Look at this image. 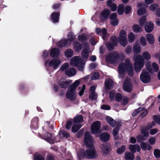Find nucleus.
Segmentation results:
<instances>
[{
    "label": "nucleus",
    "instance_id": "obj_4",
    "mask_svg": "<svg viewBox=\"0 0 160 160\" xmlns=\"http://www.w3.org/2000/svg\"><path fill=\"white\" fill-rule=\"evenodd\" d=\"M70 64L73 67H78V68L79 71H83L84 69L85 62L81 57L75 56L71 58Z\"/></svg>",
    "mask_w": 160,
    "mask_h": 160
},
{
    "label": "nucleus",
    "instance_id": "obj_27",
    "mask_svg": "<svg viewBox=\"0 0 160 160\" xmlns=\"http://www.w3.org/2000/svg\"><path fill=\"white\" fill-rule=\"evenodd\" d=\"M106 88L108 89H111L112 88L114 83L112 80L111 79H107L105 82Z\"/></svg>",
    "mask_w": 160,
    "mask_h": 160
},
{
    "label": "nucleus",
    "instance_id": "obj_1",
    "mask_svg": "<svg viewBox=\"0 0 160 160\" xmlns=\"http://www.w3.org/2000/svg\"><path fill=\"white\" fill-rule=\"evenodd\" d=\"M150 54L147 51H144L142 55L138 54H134L133 59L134 62V66L135 70L136 72L140 71L143 67L145 60H149L151 58Z\"/></svg>",
    "mask_w": 160,
    "mask_h": 160
},
{
    "label": "nucleus",
    "instance_id": "obj_51",
    "mask_svg": "<svg viewBox=\"0 0 160 160\" xmlns=\"http://www.w3.org/2000/svg\"><path fill=\"white\" fill-rule=\"evenodd\" d=\"M156 123L154 121H152L151 122L148 123L147 125L146 128L148 130L153 128V127L155 126Z\"/></svg>",
    "mask_w": 160,
    "mask_h": 160
},
{
    "label": "nucleus",
    "instance_id": "obj_41",
    "mask_svg": "<svg viewBox=\"0 0 160 160\" xmlns=\"http://www.w3.org/2000/svg\"><path fill=\"white\" fill-rule=\"evenodd\" d=\"M83 120V118L81 115H78L75 117L74 119V122L75 123H80Z\"/></svg>",
    "mask_w": 160,
    "mask_h": 160
},
{
    "label": "nucleus",
    "instance_id": "obj_8",
    "mask_svg": "<svg viewBox=\"0 0 160 160\" xmlns=\"http://www.w3.org/2000/svg\"><path fill=\"white\" fill-rule=\"evenodd\" d=\"M61 62L60 60L57 59H52V60H47L45 61V65L46 66L52 67L56 69L60 64Z\"/></svg>",
    "mask_w": 160,
    "mask_h": 160
},
{
    "label": "nucleus",
    "instance_id": "obj_10",
    "mask_svg": "<svg viewBox=\"0 0 160 160\" xmlns=\"http://www.w3.org/2000/svg\"><path fill=\"white\" fill-rule=\"evenodd\" d=\"M140 78L141 81L145 83L149 82L151 81L150 76L147 70H143L140 75Z\"/></svg>",
    "mask_w": 160,
    "mask_h": 160
},
{
    "label": "nucleus",
    "instance_id": "obj_30",
    "mask_svg": "<svg viewBox=\"0 0 160 160\" xmlns=\"http://www.w3.org/2000/svg\"><path fill=\"white\" fill-rule=\"evenodd\" d=\"M146 38L148 43L150 44H153L155 42V39L153 35L151 33L148 34L146 35Z\"/></svg>",
    "mask_w": 160,
    "mask_h": 160
},
{
    "label": "nucleus",
    "instance_id": "obj_24",
    "mask_svg": "<svg viewBox=\"0 0 160 160\" xmlns=\"http://www.w3.org/2000/svg\"><path fill=\"white\" fill-rule=\"evenodd\" d=\"M101 151L103 154H107L110 150V147L109 145L105 144L102 145L101 148Z\"/></svg>",
    "mask_w": 160,
    "mask_h": 160
},
{
    "label": "nucleus",
    "instance_id": "obj_50",
    "mask_svg": "<svg viewBox=\"0 0 160 160\" xmlns=\"http://www.w3.org/2000/svg\"><path fill=\"white\" fill-rule=\"evenodd\" d=\"M158 7V5L156 3L151 5L149 7L150 10L152 11H154L155 9Z\"/></svg>",
    "mask_w": 160,
    "mask_h": 160
},
{
    "label": "nucleus",
    "instance_id": "obj_48",
    "mask_svg": "<svg viewBox=\"0 0 160 160\" xmlns=\"http://www.w3.org/2000/svg\"><path fill=\"white\" fill-rule=\"evenodd\" d=\"M140 42L141 45L142 46H145L147 44V42L144 37H142L140 39Z\"/></svg>",
    "mask_w": 160,
    "mask_h": 160
},
{
    "label": "nucleus",
    "instance_id": "obj_54",
    "mask_svg": "<svg viewBox=\"0 0 160 160\" xmlns=\"http://www.w3.org/2000/svg\"><path fill=\"white\" fill-rule=\"evenodd\" d=\"M137 138L138 142H140L142 141H145L147 139V138H145L144 137L140 135H138L137 136Z\"/></svg>",
    "mask_w": 160,
    "mask_h": 160
},
{
    "label": "nucleus",
    "instance_id": "obj_35",
    "mask_svg": "<svg viewBox=\"0 0 160 160\" xmlns=\"http://www.w3.org/2000/svg\"><path fill=\"white\" fill-rule=\"evenodd\" d=\"M134 158L133 153L129 152H126L125 155V159L126 160H133Z\"/></svg>",
    "mask_w": 160,
    "mask_h": 160
},
{
    "label": "nucleus",
    "instance_id": "obj_18",
    "mask_svg": "<svg viewBox=\"0 0 160 160\" xmlns=\"http://www.w3.org/2000/svg\"><path fill=\"white\" fill-rule=\"evenodd\" d=\"M106 119L108 123L112 127L117 126L118 124V125L121 124L119 122H116L112 118L110 117L107 116L106 117Z\"/></svg>",
    "mask_w": 160,
    "mask_h": 160
},
{
    "label": "nucleus",
    "instance_id": "obj_63",
    "mask_svg": "<svg viewBox=\"0 0 160 160\" xmlns=\"http://www.w3.org/2000/svg\"><path fill=\"white\" fill-rule=\"evenodd\" d=\"M131 7L130 6H127L125 8V12L126 14H128L130 13L131 11Z\"/></svg>",
    "mask_w": 160,
    "mask_h": 160
},
{
    "label": "nucleus",
    "instance_id": "obj_21",
    "mask_svg": "<svg viewBox=\"0 0 160 160\" xmlns=\"http://www.w3.org/2000/svg\"><path fill=\"white\" fill-rule=\"evenodd\" d=\"M110 138L109 134L107 132H103L101 134L100 138L101 141L103 142L108 141Z\"/></svg>",
    "mask_w": 160,
    "mask_h": 160
},
{
    "label": "nucleus",
    "instance_id": "obj_46",
    "mask_svg": "<svg viewBox=\"0 0 160 160\" xmlns=\"http://www.w3.org/2000/svg\"><path fill=\"white\" fill-rule=\"evenodd\" d=\"M126 148L125 146H122L117 149V152L118 154H121L124 152Z\"/></svg>",
    "mask_w": 160,
    "mask_h": 160
},
{
    "label": "nucleus",
    "instance_id": "obj_45",
    "mask_svg": "<svg viewBox=\"0 0 160 160\" xmlns=\"http://www.w3.org/2000/svg\"><path fill=\"white\" fill-rule=\"evenodd\" d=\"M98 97V95L95 92H91L89 95L90 99L92 100H96Z\"/></svg>",
    "mask_w": 160,
    "mask_h": 160
},
{
    "label": "nucleus",
    "instance_id": "obj_26",
    "mask_svg": "<svg viewBox=\"0 0 160 160\" xmlns=\"http://www.w3.org/2000/svg\"><path fill=\"white\" fill-rule=\"evenodd\" d=\"M121 126V124L116 126L115 128L113 129L112 130V133L113 136L115 140H117L119 139V137L118 135V132L119 131V127Z\"/></svg>",
    "mask_w": 160,
    "mask_h": 160
},
{
    "label": "nucleus",
    "instance_id": "obj_17",
    "mask_svg": "<svg viewBox=\"0 0 160 160\" xmlns=\"http://www.w3.org/2000/svg\"><path fill=\"white\" fill-rule=\"evenodd\" d=\"M146 66L147 67V69L151 73H153L154 72H157L159 68L158 64L155 62H153L152 64V67L153 69L150 68L151 67H149L146 64Z\"/></svg>",
    "mask_w": 160,
    "mask_h": 160
},
{
    "label": "nucleus",
    "instance_id": "obj_38",
    "mask_svg": "<svg viewBox=\"0 0 160 160\" xmlns=\"http://www.w3.org/2000/svg\"><path fill=\"white\" fill-rule=\"evenodd\" d=\"M64 54L66 57L70 58L73 56V52L72 49H68L65 51Z\"/></svg>",
    "mask_w": 160,
    "mask_h": 160
},
{
    "label": "nucleus",
    "instance_id": "obj_32",
    "mask_svg": "<svg viewBox=\"0 0 160 160\" xmlns=\"http://www.w3.org/2000/svg\"><path fill=\"white\" fill-rule=\"evenodd\" d=\"M140 146L142 149L144 151L146 150L149 151L151 150L152 148V146H150V145L147 144L144 142H142L140 144Z\"/></svg>",
    "mask_w": 160,
    "mask_h": 160
},
{
    "label": "nucleus",
    "instance_id": "obj_31",
    "mask_svg": "<svg viewBox=\"0 0 160 160\" xmlns=\"http://www.w3.org/2000/svg\"><path fill=\"white\" fill-rule=\"evenodd\" d=\"M133 50L135 54L140 53L141 52V48L139 44L135 43L133 47Z\"/></svg>",
    "mask_w": 160,
    "mask_h": 160
},
{
    "label": "nucleus",
    "instance_id": "obj_52",
    "mask_svg": "<svg viewBox=\"0 0 160 160\" xmlns=\"http://www.w3.org/2000/svg\"><path fill=\"white\" fill-rule=\"evenodd\" d=\"M59 135L67 138L69 137V133L67 132L63 131H61L59 132Z\"/></svg>",
    "mask_w": 160,
    "mask_h": 160
},
{
    "label": "nucleus",
    "instance_id": "obj_62",
    "mask_svg": "<svg viewBox=\"0 0 160 160\" xmlns=\"http://www.w3.org/2000/svg\"><path fill=\"white\" fill-rule=\"evenodd\" d=\"M87 38L86 36H85L84 35H82L79 36L78 37V40L81 41H83L85 40Z\"/></svg>",
    "mask_w": 160,
    "mask_h": 160
},
{
    "label": "nucleus",
    "instance_id": "obj_43",
    "mask_svg": "<svg viewBox=\"0 0 160 160\" xmlns=\"http://www.w3.org/2000/svg\"><path fill=\"white\" fill-rule=\"evenodd\" d=\"M132 29L133 31L135 32H141L142 28L137 25H134L132 26Z\"/></svg>",
    "mask_w": 160,
    "mask_h": 160
},
{
    "label": "nucleus",
    "instance_id": "obj_14",
    "mask_svg": "<svg viewBox=\"0 0 160 160\" xmlns=\"http://www.w3.org/2000/svg\"><path fill=\"white\" fill-rule=\"evenodd\" d=\"M117 44V39L115 36L112 37L110 39V42L107 44V47L110 50L113 49L114 46Z\"/></svg>",
    "mask_w": 160,
    "mask_h": 160
},
{
    "label": "nucleus",
    "instance_id": "obj_39",
    "mask_svg": "<svg viewBox=\"0 0 160 160\" xmlns=\"http://www.w3.org/2000/svg\"><path fill=\"white\" fill-rule=\"evenodd\" d=\"M148 130L145 127L142 128L141 130V133L143 135L144 137L147 138L149 136V132Z\"/></svg>",
    "mask_w": 160,
    "mask_h": 160
},
{
    "label": "nucleus",
    "instance_id": "obj_16",
    "mask_svg": "<svg viewBox=\"0 0 160 160\" xmlns=\"http://www.w3.org/2000/svg\"><path fill=\"white\" fill-rule=\"evenodd\" d=\"M71 82V81L70 80H67L63 78L61 79L59 81L58 84L61 88H66Z\"/></svg>",
    "mask_w": 160,
    "mask_h": 160
},
{
    "label": "nucleus",
    "instance_id": "obj_36",
    "mask_svg": "<svg viewBox=\"0 0 160 160\" xmlns=\"http://www.w3.org/2000/svg\"><path fill=\"white\" fill-rule=\"evenodd\" d=\"M44 139L51 144H53L54 142V141L52 138V135L50 133H47L44 137Z\"/></svg>",
    "mask_w": 160,
    "mask_h": 160
},
{
    "label": "nucleus",
    "instance_id": "obj_5",
    "mask_svg": "<svg viewBox=\"0 0 160 160\" xmlns=\"http://www.w3.org/2000/svg\"><path fill=\"white\" fill-rule=\"evenodd\" d=\"M80 83V81L79 80H76L69 88L66 94V97L67 99L72 101L76 99V95L75 89Z\"/></svg>",
    "mask_w": 160,
    "mask_h": 160
},
{
    "label": "nucleus",
    "instance_id": "obj_12",
    "mask_svg": "<svg viewBox=\"0 0 160 160\" xmlns=\"http://www.w3.org/2000/svg\"><path fill=\"white\" fill-rule=\"evenodd\" d=\"M75 36L72 32H70L68 35V40L63 39L60 41L58 43V45L60 47L64 46L66 45L68 41H72L75 39Z\"/></svg>",
    "mask_w": 160,
    "mask_h": 160
},
{
    "label": "nucleus",
    "instance_id": "obj_37",
    "mask_svg": "<svg viewBox=\"0 0 160 160\" xmlns=\"http://www.w3.org/2000/svg\"><path fill=\"white\" fill-rule=\"evenodd\" d=\"M107 4L112 11H114L116 10L117 6L115 3H112L111 0H109L108 1Z\"/></svg>",
    "mask_w": 160,
    "mask_h": 160
},
{
    "label": "nucleus",
    "instance_id": "obj_6",
    "mask_svg": "<svg viewBox=\"0 0 160 160\" xmlns=\"http://www.w3.org/2000/svg\"><path fill=\"white\" fill-rule=\"evenodd\" d=\"M90 148H88L82 156L80 155L79 153H77L78 156L79 158H81L82 157H84L87 158L93 159L97 158L98 157V154L96 152L95 148L94 147L91 146Z\"/></svg>",
    "mask_w": 160,
    "mask_h": 160
},
{
    "label": "nucleus",
    "instance_id": "obj_33",
    "mask_svg": "<svg viewBox=\"0 0 160 160\" xmlns=\"http://www.w3.org/2000/svg\"><path fill=\"white\" fill-rule=\"evenodd\" d=\"M50 55L52 57H58L60 54V51L56 48H52L50 51Z\"/></svg>",
    "mask_w": 160,
    "mask_h": 160
},
{
    "label": "nucleus",
    "instance_id": "obj_3",
    "mask_svg": "<svg viewBox=\"0 0 160 160\" xmlns=\"http://www.w3.org/2000/svg\"><path fill=\"white\" fill-rule=\"evenodd\" d=\"M125 55L122 53H118L116 52H113L106 56L107 61L111 63H115L118 61L124 59Z\"/></svg>",
    "mask_w": 160,
    "mask_h": 160
},
{
    "label": "nucleus",
    "instance_id": "obj_28",
    "mask_svg": "<svg viewBox=\"0 0 160 160\" xmlns=\"http://www.w3.org/2000/svg\"><path fill=\"white\" fill-rule=\"evenodd\" d=\"M59 13L58 12L52 13L51 16V18L53 22H58L59 20Z\"/></svg>",
    "mask_w": 160,
    "mask_h": 160
},
{
    "label": "nucleus",
    "instance_id": "obj_23",
    "mask_svg": "<svg viewBox=\"0 0 160 160\" xmlns=\"http://www.w3.org/2000/svg\"><path fill=\"white\" fill-rule=\"evenodd\" d=\"M90 52L89 48L87 46L86 48L83 49L82 52L81 56L82 58L84 59H87L88 58Z\"/></svg>",
    "mask_w": 160,
    "mask_h": 160
},
{
    "label": "nucleus",
    "instance_id": "obj_59",
    "mask_svg": "<svg viewBox=\"0 0 160 160\" xmlns=\"http://www.w3.org/2000/svg\"><path fill=\"white\" fill-rule=\"evenodd\" d=\"M132 50V47L128 46L126 48L125 50V52L127 54H129L131 52Z\"/></svg>",
    "mask_w": 160,
    "mask_h": 160
},
{
    "label": "nucleus",
    "instance_id": "obj_13",
    "mask_svg": "<svg viewBox=\"0 0 160 160\" xmlns=\"http://www.w3.org/2000/svg\"><path fill=\"white\" fill-rule=\"evenodd\" d=\"M123 88L124 91L128 92H130L132 91V86L128 78H126L123 84Z\"/></svg>",
    "mask_w": 160,
    "mask_h": 160
},
{
    "label": "nucleus",
    "instance_id": "obj_42",
    "mask_svg": "<svg viewBox=\"0 0 160 160\" xmlns=\"http://www.w3.org/2000/svg\"><path fill=\"white\" fill-rule=\"evenodd\" d=\"M135 38L134 34L132 32H130L128 35V40L130 42H133L135 40Z\"/></svg>",
    "mask_w": 160,
    "mask_h": 160
},
{
    "label": "nucleus",
    "instance_id": "obj_2",
    "mask_svg": "<svg viewBox=\"0 0 160 160\" xmlns=\"http://www.w3.org/2000/svg\"><path fill=\"white\" fill-rule=\"evenodd\" d=\"M126 70L129 76L133 75V70L132 64L130 60L128 59H125L124 63H121L118 66V77L122 79L124 77Z\"/></svg>",
    "mask_w": 160,
    "mask_h": 160
},
{
    "label": "nucleus",
    "instance_id": "obj_58",
    "mask_svg": "<svg viewBox=\"0 0 160 160\" xmlns=\"http://www.w3.org/2000/svg\"><path fill=\"white\" fill-rule=\"evenodd\" d=\"M146 21V17H143L141 18L139 20V24L141 26H142L144 23Z\"/></svg>",
    "mask_w": 160,
    "mask_h": 160
},
{
    "label": "nucleus",
    "instance_id": "obj_34",
    "mask_svg": "<svg viewBox=\"0 0 160 160\" xmlns=\"http://www.w3.org/2000/svg\"><path fill=\"white\" fill-rule=\"evenodd\" d=\"M73 49L74 50L77 52H80L82 48L81 44L78 42H74Z\"/></svg>",
    "mask_w": 160,
    "mask_h": 160
},
{
    "label": "nucleus",
    "instance_id": "obj_25",
    "mask_svg": "<svg viewBox=\"0 0 160 160\" xmlns=\"http://www.w3.org/2000/svg\"><path fill=\"white\" fill-rule=\"evenodd\" d=\"M110 13V11L108 9H105L101 13V18L102 21H104L107 19Z\"/></svg>",
    "mask_w": 160,
    "mask_h": 160
},
{
    "label": "nucleus",
    "instance_id": "obj_11",
    "mask_svg": "<svg viewBox=\"0 0 160 160\" xmlns=\"http://www.w3.org/2000/svg\"><path fill=\"white\" fill-rule=\"evenodd\" d=\"M101 127L100 122L96 121L94 122L91 126V131L92 133L96 134L100 132Z\"/></svg>",
    "mask_w": 160,
    "mask_h": 160
},
{
    "label": "nucleus",
    "instance_id": "obj_56",
    "mask_svg": "<svg viewBox=\"0 0 160 160\" xmlns=\"http://www.w3.org/2000/svg\"><path fill=\"white\" fill-rule=\"evenodd\" d=\"M122 98V95L120 93H117L115 95V100L117 102H120Z\"/></svg>",
    "mask_w": 160,
    "mask_h": 160
},
{
    "label": "nucleus",
    "instance_id": "obj_49",
    "mask_svg": "<svg viewBox=\"0 0 160 160\" xmlns=\"http://www.w3.org/2000/svg\"><path fill=\"white\" fill-rule=\"evenodd\" d=\"M34 160H45V159L42 155L36 154L34 156Z\"/></svg>",
    "mask_w": 160,
    "mask_h": 160
},
{
    "label": "nucleus",
    "instance_id": "obj_40",
    "mask_svg": "<svg viewBox=\"0 0 160 160\" xmlns=\"http://www.w3.org/2000/svg\"><path fill=\"white\" fill-rule=\"evenodd\" d=\"M82 125L80 124H74L72 128V131L73 132H76L80 129Z\"/></svg>",
    "mask_w": 160,
    "mask_h": 160
},
{
    "label": "nucleus",
    "instance_id": "obj_22",
    "mask_svg": "<svg viewBox=\"0 0 160 160\" xmlns=\"http://www.w3.org/2000/svg\"><path fill=\"white\" fill-rule=\"evenodd\" d=\"M129 148L133 153H135L136 151L139 152L141 150L139 146L137 144L130 145L129 146Z\"/></svg>",
    "mask_w": 160,
    "mask_h": 160
},
{
    "label": "nucleus",
    "instance_id": "obj_61",
    "mask_svg": "<svg viewBox=\"0 0 160 160\" xmlns=\"http://www.w3.org/2000/svg\"><path fill=\"white\" fill-rule=\"evenodd\" d=\"M99 77V73L98 72H95L92 75L91 79L92 80H96Z\"/></svg>",
    "mask_w": 160,
    "mask_h": 160
},
{
    "label": "nucleus",
    "instance_id": "obj_20",
    "mask_svg": "<svg viewBox=\"0 0 160 160\" xmlns=\"http://www.w3.org/2000/svg\"><path fill=\"white\" fill-rule=\"evenodd\" d=\"M154 28V25L151 22H147L145 25V29L147 32H151Z\"/></svg>",
    "mask_w": 160,
    "mask_h": 160
},
{
    "label": "nucleus",
    "instance_id": "obj_53",
    "mask_svg": "<svg viewBox=\"0 0 160 160\" xmlns=\"http://www.w3.org/2000/svg\"><path fill=\"white\" fill-rule=\"evenodd\" d=\"M148 142L150 145H154L156 142V138L153 137H151L148 139Z\"/></svg>",
    "mask_w": 160,
    "mask_h": 160
},
{
    "label": "nucleus",
    "instance_id": "obj_64",
    "mask_svg": "<svg viewBox=\"0 0 160 160\" xmlns=\"http://www.w3.org/2000/svg\"><path fill=\"white\" fill-rule=\"evenodd\" d=\"M158 132V130L157 128H153L151 129L150 131V133L152 135L156 134Z\"/></svg>",
    "mask_w": 160,
    "mask_h": 160
},
{
    "label": "nucleus",
    "instance_id": "obj_29",
    "mask_svg": "<svg viewBox=\"0 0 160 160\" xmlns=\"http://www.w3.org/2000/svg\"><path fill=\"white\" fill-rule=\"evenodd\" d=\"M144 4L141 2H139L138 3V6L139 8L138 9L137 13L139 15H141L143 14L146 11L145 9L144 8H142V7L144 6Z\"/></svg>",
    "mask_w": 160,
    "mask_h": 160
},
{
    "label": "nucleus",
    "instance_id": "obj_60",
    "mask_svg": "<svg viewBox=\"0 0 160 160\" xmlns=\"http://www.w3.org/2000/svg\"><path fill=\"white\" fill-rule=\"evenodd\" d=\"M128 101L129 99L128 97H124L122 102V104L125 105L127 104L128 102Z\"/></svg>",
    "mask_w": 160,
    "mask_h": 160
},
{
    "label": "nucleus",
    "instance_id": "obj_7",
    "mask_svg": "<svg viewBox=\"0 0 160 160\" xmlns=\"http://www.w3.org/2000/svg\"><path fill=\"white\" fill-rule=\"evenodd\" d=\"M118 41L120 44L125 47L128 44V41L126 31L123 30H121L119 32Z\"/></svg>",
    "mask_w": 160,
    "mask_h": 160
},
{
    "label": "nucleus",
    "instance_id": "obj_15",
    "mask_svg": "<svg viewBox=\"0 0 160 160\" xmlns=\"http://www.w3.org/2000/svg\"><path fill=\"white\" fill-rule=\"evenodd\" d=\"M96 32L98 35L101 36L103 39H106L109 36L105 28H103L101 30L100 28H98L96 30Z\"/></svg>",
    "mask_w": 160,
    "mask_h": 160
},
{
    "label": "nucleus",
    "instance_id": "obj_9",
    "mask_svg": "<svg viewBox=\"0 0 160 160\" xmlns=\"http://www.w3.org/2000/svg\"><path fill=\"white\" fill-rule=\"evenodd\" d=\"M84 142L87 147L92 146L94 141L89 132H87L84 135Z\"/></svg>",
    "mask_w": 160,
    "mask_h": 160
},
{
    "label": "nucleus",
    "instance_id": "obj_19",
    "mask_svg": "<svg viewBox=\"0 0 160 160\" xmlns=\"http://www.w3.org/2000/svg\"><path fill=\"white\" fill-rule=\"evenodd\" d=\"M65 74L69 77L75 75L77 73L76 70L73 68H68L65 71Z\"/></svg>",
    "mask_w": 160,
    "mask_h": 160
},
{
    "label": "nucleus",
    "instance_id": "obj_44",
    "mask_svg": "<svg viewBox=\"0 0 160 160\" xmlns=\"http://www.w3.org/2000/svg\"><path fill=\"white\" fill-rule=\"evenodd\" d=\"M124 5L121 4L119 5L118 9V14L120 15H122L124 11Z\"/></svg>",
    "mask_w": 160,
    "mask_h": 160
},
{
    "label": "nucleus",
    "instance_id": "obj_47",
    "mask_svg": "<svg viewBox=\"0 0 160 160\" xmlns=\"http://www.w3.org/2000/svg\"><path fill=\"white\" fill-rule=\"evenodd\" d=\"M153 154L156 158H160V150L158 149H155L153 151Z\"/></svg>",
    "mask_w": 160,
    "mask_h": 160
},
{
    "label": "nucleus",
    "instance_id": "obj_55",
    "mask_svg": "<svg viewBox=\"0 0 160 160\" xmlns=\"http://www.w3.org/2000/svg\"><path fill=\"white\" fill-rule=\"evenodd\" d=\"M68 67V64L67 63H65L61 66L60 68V69L62 71H65Z\"/></svg>",
    "mask_w": 160,
    "mask_h": 160
},
{
    "label": "nucleus",
    "instance_id": "obj_57",
    "mask_svg": "<svg viewBox=\"0 0 160 160\" xmlns=\"http://www.w3.org/2000/svg\"><path fill=\"white\" fill-rule=\"evenodd\" d=\"M153 118L154 121L160 125V116L155 115L154 116Z\"/></svg>",
    "mask_w": 160,
    "mask_h": 160
}]
</instances>
